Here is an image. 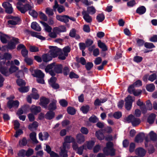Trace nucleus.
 <instances>
[{
	"instance_id": "obj_1",
	"label": "nucleus",
	"mask_w": 157,
	"mask_h": 157,
	"mask_svg": "<svg viewBox=\"0 0 157 157\" xmlns=\"http://www.w3.org/2000/svg\"><path fill=\"white\" fill-rule=\"evenodd\" d=\"M13 61H11V62L9 61H8L6 63V65L8 66L11 65L10 67L9 70L7 67L5 66H3L1 65H0V72L6 76H8L10 74L13 73L14 72L18 70L17 67L13 65Z\"/></svg>"
},
{
	"instance_id": "obj_2",
	"label": "nucleus",
	"mask_w": 157,
	"mask_h": 157,
	"mask_svg": "<svg viewBox=\"0 0 157 157\" xmlns=\"http://www.w3.org/2000/svg\"><path fill=\"white\" fill-rule=\"evenodd\" d=\"M113 146V144L112 142H109L106 143V147L103 149V151L106 155L113 156L115 155V150Z\"/></svg>"
},
{
	"instance_id": "obj_3",
	"label": "nucleus",
	"mask_w": 157,
	"mask_h": 157,
	"mask_svg": "<svg viewBox=\"0 0 157 157\" xmlns=\"http://www.w3.org/2000/svg\"><path fill=\"white\" fill-rule=\"evenodd\" d=\"M144 139H145V146L146 147H147L150 141L147 137H145V135L144 133H141L137 135L135 137V141L138 143H141L143 141Z\"/></svg>"
},
{
	"instance_id": "obj_4",
	"label": "nucleus",
	"mask_w": 157,
	"mask_h": 157,
	"mask_svg": "<svg viewBox=\"0 0 157 157\" xmlns=\"http://www.w3.org/2000/svg\"><path fill=\"white\" fill-rule=\"evenodd\" d=\"M126 121L128 122H131L133 126H136L140 123V119L136 118L132 114H130L126 119Z\"/></svg>"
},
{
	"instance_id": "obj_5",
	"label": "nucleus",
	"mask_w": 157,
	"mask_h": 157,
	"mask_svg": "<svg viewBox=\"0 0 157 157\" xmlns=\"http://www.w3.org/2000/svg\"><path fill=\"white\" fill-rule=\"evenodd\" d=\"M7 18L10 19L8 21V23L9 24L15 25L18 24L20 22L21 20L20 18L17 17L9 15L7 17Z\"/></svg>"
},
{
	"instance_id": "obj_6",
	"label": "nucleus",
	"mask_w": 157,
	"mask_h": 157,
	"mask_svg": "<svg viewBox=\"0 0 157 157\" xmlns=\"http://www.w3.org/2000/svg\"><path fill=\"white\" fill-rule=\"evenodd\" d=\"M7 2H4L2 6L5 9L6 12L10 14L13 12V8L9 2H12V0H7Z\"/></svg>"
},
{
	"instance_id": "obj_7",
	"label": "nucleus",
	"mask_w": 157,
	"mask_h": 157,
	"mask_svg": "<svg viewBox=\"0 0 157 157\" xmlns=\"http://www.w3.org/2000/svg\"><path fill=\"white\" fill-rule=\"evenodd\" d=\"M11 58V55L8 53H5L4 55L0 54V65L2 66L4 64V66L6 65L5 62L6 59H9Z\"/></svg>"
},
{
	"instance_id": "obj_8",
	"label": "nucleus",
	"mask_w": 157,
	"mask_h": 157,
	"mask_svg": "<svg viewBox=\"0 0 157 157\" xmlns=\"http://www.w3.org/2000/svg\"><path fill=\"white\" fill-rule=\"evenodd\" d=\"M51 47L50 50L48 53L52 59V58H55L59 54V50L56 47Z\"/></svg>"
},
{
	"instance_id": "obj_9",
	"label": "nucleus",
	"mask_w": 157,
	"mask_h": 157,
	"mask_svg": "<svg viewBox=\"0 0 157 157\" xmlns=\"http://www.w3.org/2000/svg\"><path fill=\"white\" fill-rule=\"evenodd\" d=\"M125 109L128 110H130L132 108V103L133 101L132 97L130 95L128 96L125 99Z\"/></svg>"
},
{
	"instance_id": "obj_10",
	"label": "nucleus",
	"mask_w": 157,
	"mask_h": 157,
	"mask_svg": "<svg viewBox=\"0 0 157 157\" xmlns=\"http://www.w3.org/2000/svg\"><path fill=\"white\" fill-rule=\"evenodd\" d=\"M19 42V40L18 38L13 37L8 43L7 48L10 49H14L16 47V44Z\"/></svg>"
},
{
	"instance_id": "obj_11",
	"label": "nucleus",
	"mask_w": 157,
	"mask_h": 157,
	"mask_svg": "<svg viewBox=\"0 0 157 157\" xmlns=\"http://www.w3.org/2000/svg\"><path fill=\"white\" fill-rule=\"evenodd\" d=\"M18 3H17L18 5ZM17 7L19 10L22 13H24L27 10H31L33 8V6L29 4H25L24 7H21L20 6L18 5L17 6Z\"/></svg>"
},
{
	"instance_id": "obj_12",
	"label": "nucleus",
	"mask_w": 157,
	"mask_h": 157,
	"mask_svg": "<svg viewBox=\"0 0 157 157\" xmlns=\"http://www.w3.org/2000/svg\"><path fill=\"white\" fill-rule=\"evenodd\" d=\"M72 147L73 150H75L77 153L79 155H82V154L84 148V145L78 147L77 143L76 142H74L73 144Z\"/></svg>"
},
{
	"instance_id": "obj_13",
	"label": "nucleus",
	"mask_w": 157,
	"mask_h": 157,
	"mask_svg": "<svg viewBox=\"0 0 157 157\" xmlns=\"http://www.w3.org/2000/svg\"><path fill=\"white\" fill-rule=\"evenodd\" d=\"M74 142H75L74 138L70 136H67L64 139V142L63 144H65L66 147H67L68 149H69L70 148V145L68 143H72L73 144Z\"/></svg>"
},
{
	"instance_id": "obj_14",
	"label": "nucleus",
	"mask_w": 157,
	"mask_h": 157,
	"mask_svg": "<svg viewBox=\"0 0 157 157\" xmlns=\"http://www.w3.org/2000/svg\"><path fill=\"white\" fill-rule=\"evenodd\" d=\"M25 33L26 35H31L32 36L36 37L41 40H44L45 38L39 35L37 33L30 31L29 30H26Z\"/></svg>"
},
{
	"instance_id": "obj_15",
	"label": "nucleus",
	"mask_w": 157,
	"mask_h": 157,
	"mask_svg": "<svg viewBox=\"0 0 157 157\" xmlns=\"http://www.w3.org/2000/svg\"><path fill=\"white\" fill-rule=\"evenodd\" d=\"M82 13L83 17V18L86 22L91 23L92 21V17L89 15L86 11L83 10L82 12Z\"/></svg>"
},
{
	"instance_id": "obj_16",
	"label": "nucleus",
	"mask_w": 157,
	"mask_h": 157,
	"mask_svg": "<svg viewBox=\"0 0 157 157\" xmlns=\"http://www.w3.org/2000/svg\"><path fill=\"white\" fill-rule=\"evenodd\" d=\"M67 147H66V144H63V147L60 148V151L59 152V157H68L67 151L66 150Z\"/></svg>"
},
{
	"instance_id": "obj_17",
	"label": "nucleus",
	"mask_w": 157,
	"mask_h": 157,
	"mask_svg": "<svg viewBox=\"0 0 157 157\" xmlns=\"http://www.w3.org/2000/svg\"><path fill=\"white\" fill-rule=\"evenodd\" d=\"M19 105V102L17 100H10L7 103V106L9 109H11L13 107L17 108Z\"/></svg>"
},
{
	"instance_id": "obj_18",
	"label": "nucleus",
	"mask_w": 157,
	"mask_h": 157,
	"mask_svg": "<svg viewBox=\"0 0 157 157\" xmlns=\"http://www.w3.org/2000/svg\"><path fill=\"white\" fill-rule=\"evenodd\" d=\"M53 9L55 11H56V9H57L58 12L60 13L65 10L64 7L62 6H59L56 0L55 1V5L53 6Z\"/></svg>"
},
{
	"instance_id": "obj_19",
	"label": "nucleus",
	"mask_w": 157,
	"mask_h": 157,
	"mask_svg": "<svg viewBox=\"0 0 157 157\" xmlns=\"http://www.w3.org/2000/svg\"><path fill=\"white\" fill-rule=\"evenodd\" d=\"M76 139L78 144H82L85 141V137L82 134L79 133L76 135Z\"/></svg>"
},
{
	"instance_id": "obj_20",
	"label": "nucleus",
	"mask_w": 157,
	"mask_h": 157,
	"mask_svg": "<svg viewBox=\"0 0 157 157\" xmlns=\"http://www.w3.org/2000/svg\"><path fill=\"white\" fill-rule=\"evenodd\" d=\"M34 73L32 72V75L34 77L37 78H44V74L40 70H35L34 71Z\"/></svg>"
},
{
	"instance_id": "obj_21",
	"label": "nucleus",
	"mask_w": 157,
	"mask_h": 157,
	"mask_svg": "<svg viewBox=\"0 0 157 157\" xmlns=\"http://www.w3.org/2000/svg\"><path fill=\"white\" fill-rule=\"evenodd\" d=\"M31 112L34 114H37L41 111V108L40 106L32 105L30 108Z\"/></svg>"
},
{
	"instance_id": "obj_22",
	"label": "nucleus",
	"mask_w": 157,
	"mask_h": 157,
	"mask_svg": "<svg viewBox=\"0 0 157 157\" xmlns=\"http://www.w3.org/2000/svg\"><path fill=\"white\" fill-rule=\"evenodd\" d=\"M135 153L138 156L142 157L144 156L146 153V151L143 148L139 147L135 150Z\"/></svg>"
},
{
	"instance_id": "obj_23",
	"label": "nucleus",
	"mask_w": 157,
	"mask_h": 157,
	"mask_svg": "<svg viewBox=\"0 0 157 157\" xmlns=\"http://www.w3.org/2000/svg\"><path fill=\"white\" fill-rule=\"evenodd\" d=\"M68 17V16L66 15H57L56 16L57 20L65 23H67L69 22Z\"/></svg>"
},
{
	"instance_id": "obj_24",
	"label": "nucleus",
	"mask_w": 157,
	"mask_h": 157,
	"mask_svg": "<svg viewBox=\"0 0 157 157\" xmlns=\"http://www.w3.org/2000/svg\"><path fill=\"white\" fill-rule=\"evenodd\" d=\"M45 150L48 153L50 154L51 156L59 157V155L58 154L53 151H51V148L48 145H46Z\"/></svg>"
},
{
	"instance_id": "obj_25",
	"label": "nucleus",
	"mask_w": 157,
	"mask_h": 157,
	"mask_svg": "<svg viewBox=\"0 0 157 157\" xmlns=\"http://www.w3.org/2000/svg\"><path fill=\"white\" fill-rule=\"evenodd\" d=\"M40 100V105L44 106V107H46L47 105L49 102V99L44 97L41 98Z\"/></svg>"
},
{
	"instance_id": "obj_26",
	"label": "nucleus",
	"mask_w": 157,
	"mask_h": 157,
	"mask_svg": "<svg viewBox=\"0 0 157 157\" xmlns=\"http://www.w3.org/2000/svg\"><path fill=\"white\" fill-rule=\"evenodd\" d=\"M62 66L61 64L54 63V68L53 71L56 73H61L62 71Z\"/></svg>"
},
{
	"instance_id": "obj_27",
	"label": "nucleus",
	"mask_w": 157,
	"mask_h": 157,
	"mask_svg": "<svg viewBox=\"0 0 157 157\" xmlns=\"http://www.w3.org/2000/svg\"><path fill=\"white\" fill-rule=\"evenodd\" d=\"M49 136V135L47 132H44L43 133L40 132L39 134V138L40 140L43 141L47 140Z\"/></svg>"
},
{
	"instance_id": "obj_28",
	"label": "nucleus",
	"mask_w": 157,
	"mask_h": 157,
	"mask_svg": "<svg viewBox=\"0 0 157 157\" xmlns=\"http://www.w3.org/2000/svg\"><path fill=\"white\" fill-rule=\"evenodd\" d=\"M66 31V29L64 26L62 25L59 27H55L53 29V31L57 33L65 32Z\"/></svg>"
},
{
	"instance_id": "obj_29",
	"label": "nucleus",
	"mask_w": 157,
	"mask_h": 157,
	"mask_svg": "<svg viewBox=\"0 0 157 157\" xmlns=\"http://www.w3.org/2000/svg\"><path fill=\"white\" fill-rule=\"evenodd\" d=\"M57 101L56 100L53 99L49 104L48 107V109L50 110H54L56 109V103Z\"/></svg>"
},
{
	"instance_id": "obj_30",
	"label": "nucleus",
	"mask_w": 157,
	"mask_h": 157,
	"mask_svg": "<svg viewBox=\"0 0 157 157\" xmlns=\"http://www.w3.org/2000/svg\"><path fill=\"white\" fill-rule=\"evenodd\" d=\"M156 117V115L154 113H151L147 117V122L149 124H152L154 122Z\"/></svg>"
},
{
	"instance_id": "obj_31",
	"label": "nucleus",
	"mask_w": 157,
	"mask_h": 157,
	"mask_svg": "<svg viewBox=\"0 0 157 157\" xmlns=\"http://www.w3.org/2000/svg\"><path fill=\"white\" fill-rule=\"evenodd\" d=\"M32 98L35 100H37L39 98V95L37 93V90L35 88H33L32 93L30 94Z\"/></svg>"
},
{
	"instance_id": "obj_32",
	"label": "nucleus",
	"mask_w": 157,
	"mask_h": 157,
	"mask_svg": "<svg viewBox=\"0 0 157 157\" xmlns=\"http://www.w3.org/2000/svg\"><path fill=\"white\" fill-rule=\"evenodd\" d=\"M31 28L37 31H40L41 30L40 27L36 22H33L32 23Z\"/></svg>"
},
{
	"instance_id": "obj_33",
	"label": "nucleus",
	"mask_w": 157,
	"mask_h": 157,
	"mask_svg": "<svg viewBox=\"0 0 157 157\" xmlns=\"http://www.w3.org/2000/svg\"><path fill=\"white\" fill-rule=\"evenodd\" d=\"M42 58L43 61L45 62H47L52 59L50 55L48 54V53L47 54L43 55L42 56Z\"/></svg>"
},
{
	"instance_id": "obj_34",
	"label": "nucleus",
	"mask_w": 157,
	"mask_h": 157,
	"mask_svg": "<svg viewBox=\"0 0 157 157\" xmlns=\"http://www.w3.org/2000/svg\"><path fill=\"white\" fill-rule=\"evenodd\" d=\"M95 135L98 139L100 140H103L105 138L104 135L101 130L96 131Z\"/></svg>"
},
{
	"instance_id": "obj_35",
	"label": "nucleus",
	"mask_w": 157,
	"mask_h": 157,
	"mask_svg": "<svg viewBox=\"0 0 157 157\" xmlns=\"http://www.w3.org/2000/svg\"><path fill=\"white\" fill-rule=\"evenodd\" d=\"M36 133L35 132H33L30 133L29 137L33 143L37 144L38 143V141L36 139Z\"/></svg>"
},
{
	"instance_id": "obj_36",
	"label": "nucleus",
	"mask_w": 157,
	"mask_h": 157,
	"mask_svg": "<svg viewBox=\"0 0 157 157\" xmlns=\"http://www.w3.org/2000/svg\"><path fill=\"white\" fill-rule=\"evenodd\" d=\"M55 113L52 111H50L48 112L45 115V117L47 119L51 120L55 117Z\"/></svg>"
},
{
	"instance_id": "obj_37",
	"label": "nucleus",
	"mask_w": 157,
	"mask_h": 157,
	"mask_svg": "<svg viewBox=\"0 0 157 157\" xmlns=\"http://www.w3.org/2000/svg\"><path fill=\"white\" fill-rule=\"evenodd\" d=\"M146 11V9L145 7L142 6L139 7L136 10V12L140 14H142L144 13Z\"/></svg>"
},
{
	"instance_id": "obj_38",
	"label": "nucleus",
	"mask_w": 157,
	"mask_h": 157,
	"mask_svg": "<svg viewBox=\"0 0 157 157\" xmlns=\"http://www.w3.org/2000/svg\"><path fill=\"white\" fill-rule=\"evenodd\" d=\"M27 144V140L25 137H23L19 141L18 145L20 147L25 146Z\"/></svg>"
},
{
	"instance_id": "obj_39",
	"label": "nucleus",
	"mask_w": 157,
	"mask_h": 157,
	"mask_svg": "<svg viewBox=\"0 0 157 157\" xmlns=\"http://www.w3.org/2000/svg\"><path fill=\"white\" fill-rule=\"evenodd\" d=\"M86 11L89 14L93 15L96 13V10L93 6H88L87 7Z\"/></svg>"
},
{
	"instance_id": "obj_40",
	"label": "nucleus",
	"mask_w": 157,
	"mask_h": 157,
	"mask_svg": "<svg viewBox=\"0 0 157 157\" xmlns=\"http://www.w3.org/2000/svg\"><path fill=\"white\" fill-rule=\"evenodd\" d=\"M0 39L3 43L6 44L9 40L10 37L6 35H2L1 36Z\"/></svg>"
},
{
	"instance_id": "obj_41",
	"label": "nucleus",
	"mask_w": 157,
	"mask_h": 157,
	"mask_svg": "<svg viewBox=\"0 0 157 157\" xmlns=\"http://www.w3.org/2000/svg\"><path fill=\"white\" fill-rule=\"evenodd\" d=\"M40 23L44 27L46 31L48 32H50L51 31L52 28L50 26H49L47 24L42 21H40Z\"/></svg>"
},
{
	"instance_id": "obj_42",
	"label": "nucleus",
	"mask_w": 157,
	"mask_h": 157,
	"mask_svg": "<svg viewBox=\"0 0 157 157\" xmlns=\"http://www.w3.org/2000/svg\"><path fill=\"white\" fill-rule=\"evenodd\" d=\"M150 138L152 141H155L157 140V135L153 131L149 133Z\"/></svg>"
},
{
	"instance_id": "obj_43",
	"label": "nucleus",
	"mask_w": 157,
	"mask_h": 157,
	"mask_svg": "<svg viewBox=\"0 0 157 157\" xmlns=\"http://www.w3.org/2000/svg\"><path fill=\"white\" fill-rule=\"evenodd\" d=\"M147 90L150 92H152L155 90V86L152 83L147 84L146 86Z\"/></svg>"
},
{
	"instance_id": "obj_44",
	"label": "nucleus",
	"mask_w": 157,
	"mask_h": 157,
	"mask_svg": "<svg viewBox=\"0 0 157 157\" xmlns=\"http://www.w3.org/2000/svg\"><path fill=\"white\" fill-rule=\"evenodd\" d=\"M98 46L101 48L103 51H106L107 50V48L105 44L99 40L98 42Z\"/></svg>"
},
{
	"instance_id": "obj_45",
	"label": "nucleus",
	"mask_w": 157,
	"mask_h": 157,
	"mask_svg": "<svg viewBox=\"0 0 157 157\" xmlns=\"http://www.w3.org/2000/svg\"><path fill=\"white\" fill-rule=\"evenodd\" d=\"M28 69L26 67H24L23 69V71H19L17 73L16 75V76L18 78H19L20 77H21L24 75V73L23 71L24 72H27L28 71Z\"/></svg>"
},
{
	"instance_id": "obj_46",
	"label": "nucleus",
	"mask_w": 157,
	"mask_h": 157,
	"mask_svg": "<svg viewBox=\"0 0 157 157\" xmlns=\"http://www.w3.org/2000/svg\"><path fill=\"white\" fill-rule=\"evenodd\" d=\"M104 15L102 14H99L96 17V19L99 22H102L105 19Z\"/></svg>"
},
{
	"instance_id": "obj_47",
	"label": "nucleus",
	"mask_w": 157,
	"mask_h": 157,
	"mask_svg": "<svg viewBox=\"0 0 157 157\" xmlns=\"http://www.w3.org/2000/svg\"><path fill=\"white\" fill-rule=\"evenodd\" d=\"M54 63H53L51 64L48 65L45 68V71L46 72H48L51 71H53L54 68Z\"/></svg>"
},
{
	"instance_id": "obj_48",
	"label": "nucleus",
	"mask_w": 157,
	"mask_h": 157,
	"mask_svg": "<svg viewBox=\"0 0 157 157\" xmlns=\"http://www.w3.org/2000/svg\"><path fill=\"white\" fill-rule=\"evenodd\" d=\"M86 145L87 148L89 149H92L93 147L94 144V142L93 141H87L86 142Z\"/></svg>"
},
{
	"instance_id": "obj_49",
	"label": "nucleus",
	"mask_w": 157,
	"mask_h": 157,
	"mask_svg": "<svg viewBox=\"0 0 157 157\" xmlns=\"http://www.w3.org/2000/svg\"><path fill=\"white\" fill-rule=\"evenodd\" d=\"M38 125V122L36 121H34L32 124L29 125V128L31 130H32L33 129L37 128Z\"/></svg>"
},
{
	"instance_id": "obj_50",
	"label": "nucleus",
	"mask_w": 157,
	"mask_h": 157,
	"mask_svg": "<svg viewBox=\"0 0 157 157\" xmlns=\"http://www.w3.org/2000/svg\"><path fill=\"white\" fill-rule=\"evenodd\" d=\"M89 106L88 105H86L82 107L80 109L83 113H86L89 111Z\"/></svg>"
},
{
	"instance_id": "obj_51",
	"label": "nucleus",
	"mask_w": 157,
	"mask_h": 157,
	"mask_svg": "<svg viewBox=\"0 0 157 157\" xmlns=\"http://www.w3.org/2000/svg\"><path fill=\"white\" fill-rule=\"evenodd\" d=\"M68 113L71 115H74L76 112L75 109L72 107H68L67 109Z\"/></svg>"
},
{
	"instance_id": "obj_52",
	"label": "nucleus",
	"mask_w": 157,
	"mask_h": 157,
	"mask_svg": "<svg viewBox=\"0 0 157 157\" xmlns=\"http://www.w3.org/2000/svg\"><path fill=\"white\" fill-rule=\"evenodd\" d=\"M39 16L40 18L44 21H46L47 20V16L44 13L41 12H39Z\"/></svg>"
},
{
	"instance_id": "obj_53",
	"label": "nucleus",
	"mask_w": 157,
	"mask_h": 157,
	"mask_svg": "<svg viewBox=\"0 0 157 157\" xmlns=\"http://www.w3.org/2000/svg\"><path fill=\"white\" fill-rule=\"evenodd\" d=\"M29 50L32 52H36L39 50L38 47L34 46H30L29 48Z\"/></svg>"
},
{
	"instance_id": "obj_54",
	"label": "nucleus",
	"mask_w": 157,
	"mask_h": 157,
	"mask_svg": "<svg viewBox=\"0 0 157 157\" xmlns=\"http://www.w3.org/2000/svg\"><path fill=\"white\" fill-rule=\"evenodd\" d=\"M144 46L147 48H151L155 47L153 44L151 43L146 42L144 43Z\"/></svg>"
},
{
	"instance_id": "obj_55",
	"label": "nucleus",
	"mask_w": 157,
	"mask_h": 157,
	"mask_svg": "<svg viewBox=\"0 0 157 157\" xmlns=\"http://www.w3.org/2000/svg\"><path fill=\"white\" fill-rule=\"evenodd\" d=\"M21 54L23 57L25 58L27 57L28 56V51L25 48L21 51Z\"/></svg>"
},
{
	"instance_id": "obj_56",
	"label": "nucleus",
	"mask_w": 157,
	"mask_h": 157,
	"mask_svg": "<svg viewBox=\"0 0 157 157\" xmlns=\"http://www.w3.org/2000/svg\"><path fill=\"white\" fill-rule=\"evenodd\" d=\"M59 103L61 106L63 107H66L68 104L67 101L63 99L60 100L59 101Z\"/></svg>"
},
{
	"instance_id": "obj_57",
	"label": "nucleus",
	"mask_w": 157,
	"mask_h": 157,
	"mask_svg": "<svg viewBox=\"0 0 157 157\" xmlns=\"http://www.w3.org/2000/svg\"><path fill=\"white\" fill-rule=\"evenodd\" d=\"M77 31L75 29H72L70 31L69 36L72 37H75Z\"/></svg>"
},
{
	"instance_id": "obj_58",
	"label": "nucleus",
	"mask_w": 157,
	"mask_h": 157,
	"mask_svg": "<svg viewBox=\"0 0 157 157\" xmlns=\"http://www.w3.org/2000/svg\"><path fill=\"white\" fill-rule=\"evenodd\" d=\"M146 106L147 110H150L152 109V105L149 100L147 101Z\"/></svg>"
},
{
	"instance_id": "obj_59",
	"label": "nucleus",
	"mask_w": 157,
	"mask_h": 157,
	"mask_svg": "<svg viewBox=\"0 0 157 157\" xmlns=\"http://www.w3.org/2000/svg\"><path fill=\"white\" fill-rule=\"evenodd\" d=\"M45 12L46 14H48V15L52 16L54 14L53 10L49 8H46Z\"/></svg>"
},
{
	"instance_id": "obj_60",
	"label": "nucleus",
	"mask_w": 157,
	"mask_h": 157,
	"mask_svg": "<svg viewBox=\"0 0 157 157\" xmlns=\"http://www.w3.org/2000/svg\"><path fill=\"white\" fill-rule=\"evenodd\" d=\"M18 90L21 92L25 93L28 91L29 90V88L28 87L25 86L19 88Z\"/></svg>"
},
{
	"instance_id": "obj_61",
	"label": "nucleus",
	"mask_w": 157,
	"mask_h": 157,
	"mask_svg": "<svg viewBox=\"0 0 157 157\" xmlns=\"http://www.w3.org/2000/svg\"><path fill=\"white\" fill-rule=\"evenodd\" d=\"M71 50L70 48L68 46H67L64 47L63 49V51L66 56H68V53Z\"/></svg>"
},
{
	"instance_id": "obj_62",
	"label": "nucleus",
	"mask_w": 157,
	"mask_h": 157,
	"mask_svg": "<svg viewBox=\"0 0 157 157\" xmlns=\"http://www.w3.org/2000/svg\"><path fill=\"white\" fill-rule=\"evenodd\" d=\"M29 14L33 17H36L38 15L37 13L35 10H30L29 11Z\"/></svg>"
},
{
	"instance_id": "obj_63",
	"label": "nucleus",
	"mask_w": 157,
	"mask_h": 157,
	"mask_svg": "<svg viewBox=\"0 0 157 157\" xmlns=\"http://www.w3.org/2000/svg\"><path fill=\"white\" fill-rule=\"evenodd\" d=\"M156 78V75L155 74H153L149 76L148 80L151 82H153Z\"/></svg>"
},
{
	"instance_id": "obj_64",
	"label": "nucleus",
	"mask_w": 157,
	"mask_h": 157,
	"mask_svg": "<svg viewBox=\"0 0 157 157\" xmlns=\"http://www.w3.org/2000/svg\"><path fill=\"white\" fill-rule=\"evenodd\" d=\"M17 85L19 86H24L25 85V82L21 79H18L17 80Z\"/></svg>"
}]
</instances>
